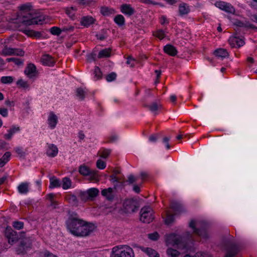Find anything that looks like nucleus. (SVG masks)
<instances>
[{
  "label": "nucleus",
  "mask_w": 257,
  "mask_h": 257,
  "mask_svg": "<svg viewBox=\"0 0 257 257\" xmlns=\"http://www.w3.org/2000/svg\"><path fill=\"white\" fill-rule=\"evenodd\" d=\"M67 226L73 235L76 236H85L95 229V226L79 218L76 215L70 217L67 221Z\"/></svg>",
  "instance_id": "f257e3e1"
},
{
  "label": "nucleus",
  "mask_w": 257,
  "mask_h": 257,
  "mask_svg": "<svg viewBox=\"0 0 257 257\" xmlns=\"http://www.w3.org/2000/svg\"><path fill=\"white\" fill-rule=\"evenodd\" d=\"M20 8V12L15 23H21L27 26L43 24L45 20V17L42 15L37 16L33 15V10L30 3L22 5Z\"/></svg>",
  "instance_id": "f03ea898"
},
{
  "label": "nucleus",
  "mask_w": 257,
  "mask_h": 257,
  "mask_svg": "<svg viewBox=\"0 0 257 257\" xmlns=\"http://www.w3.org/2000/svg\"><path fill=\"white\" fill-rule=\"evenodd\" d=\"M165 243L167 246H176L178 249L183 250L186 248V244L183 240V237L175 233H167L165 236Z\"/></svg>",
  "instance_id": "7ed1b4c3"
},
{
  "label": "nucleus",
  "mask_w": 257,
  "mask_h": 257,
  "mask_svg": "<svg viewBox=\"0 0 257 257\" xmlns=\"http://www.w3.org/2000/svg\"><path fill=\"white\" fill-rule=\"evenodd\" d=\"M110 257H135V253L128 245H117L112 248Z\"/></svg>",
  "instance_id": "20e7f679"
},
{
  "label": "nucleus",
  "mask_w": 257,
  "mask_h": 257,
  "mask_svg": "<svg viewBox=\"0 0 257 257\" xmlns=\"http://www.w3.org/2000/svg\"><path fill=\"white\" fill-rule=\"evenodd\" d=\"M9 40H2V45L1 46L0 53L4 56L17 55L22 56L24 55V51L21 49H13L8 47L7 45Z\"/></svg>",
  "instance_id": "39448f33"
},
{
  "label": "nucleus",
  "mask_w": 257,
  "mask_h": 257,
  "mask_svg": "<svg viewBox=\"0 0 257 257\" xmlns=\"http://www.w3.org/2000/svg\"><path fill=\"white\" fill-rule=\"evenodd\" d=\"M154 211L150 206L143 207L140 211V220L144 223H150L154 219Z\"/></svg>",
  "instance_id": "423d86ee"
},
{
  "label": "nucleus",
  "mask_w": 257,
  "mask_h": 257,
  "mask_svg": "<svg viewBox=\"0 0 257 257\" xmlns=\"http://www.w3.org/2000/svg\"><path fill=\"white\" fill-rule=\"evenodd\" d=\"M197 226V223L194 220H192L189 223V227L195 234L202 238H207L209 237V234L206 230L204 228L198 229L196 227Z\"/></svg>",
  "instance_id": "0eeeda50"
},
{
  "label": "nucleus",
  "mask_w": 257,
  "mask_h": 257,
  "mask_svg": "<svg viewBox=\"0 0 257 257\" xmlns=\"http://www.w3.org/2000/svg\"><path fill=\"white\" fill-rule=\"evenodd\" d=\"M58 121V116L53 111L49 112L47 119L48 127L51 130H54L56 128Z\"/></svg>",
  "instance_id": "6e6552de"
},
{
  "label": "nucleus",
  "mask_w": 257,
  "mask_h": 257,
  "mask_svg": "<svg viewBox=\"0 0 257 257\" xmlns=\"http://www.w3.org/2000/svg\"><path fill=\"white\" fill-rule=\"evenodd\" d=\"M215 6L219 9L225 11L226 13L233 14L235 13V9L232 5L229 3L223 1L216 2Z\"/></svg>",
  "instance_id": "1a4fd4ad"
},
{
  "label": "nucleus",
  "mask_w": 257,
  "mask_h": 257,
  "mask_svg": "<svg viewBox=\"0 0 257 257\" xmlns=\"http://www.w3.org/2000/svg\"><path fill=\"white\" fill-rule=\"evenodd\" d=\"M123 206L126 212H134L137 208V202L133 199H126L123 201Z\"/></svg>",
  "instance_id": "9d476101"
},
{
  "label": "nucleus",
  "mask_w": 257,
  "mask_h": 257,
  "mask_svg": "<svg viewBox=\"0 0 257 257\" xmlns=\"http://www.w3.org/2000/svg\"><path fill=\"white\" fill-rule=\"evenodd\" d=\"M5 234L10 244H12L17 241L18 239L17 232L14 231L11 227H7L5 231Z\"/></svg>",
  "instance_id": "9b49d317"
},
{
  "label": "nucleus",
  "mask_w": 257,
  "mask_h": 257,
  "mask_svg": "<svg viewBox=\"0 0 257 257\" xmlns=\"http://www.w3.org/2000/svg\"><path fill=\"white\" fill-rule=\"evenodd\" d=\"M99 193V190L96 188H91L86 192H82L81 194V197L84 198H92L96 197Z\"/></svg>",
  "instance_id": "f8f14e48"
},
{
  "label": "nucleus",
  "mask_w": 257,
  "mask_h": 257,
  "mask_svg": "<svg viewBox=\"0 0 257 257\" xmlns=\"http://www.w3.org/2000/svg\"><path fill=\"white\" fill-rule=\"evenodd\" d=\"M230 45L231 47H240L244 44V40L237 37H230L228 40Z\"/></svg>",
  "instance_id": "ddd939ff"
},
{
  "label": "nucleus",
  "mask_w": 257,
  "mask_h": 257,
  "mask_svg": "<svg viewBox=\"0 0 257 257\" xmlns=\"http://www.w3.org/2000/svg\"><path fill=\"white\" fill-rule=\"evenodd\" d=\"M24 73L30 79L35 77L36 75V67L33 64H29L25 68Z\"/></svg>",
  "instance_id": "4468645a"
},
{
  "label": "nucleus",
  "mask_w": 257,
  "mask_h": 257,
  "mask_svg": "<svg viewBox=\"0 0 257 257\" xmlns=\"http://www.w3.org/2000/svg\"><path fill=\"white\" fill-rule=\"evenodd\" d=\"M20 131V127L18 125H12L8 131V133L4 135V138L7 140H10L13 135Z\"/></svg>",
  "instance_id": "2eb2a0df"
},
{
  "label": "nucleus",
  "mask_w": 257,
  "mask_h": 257,
  "mask_svg": "<svg viewBox=\"0 0 257 257\" xmlns=\"http://www.w3.org/2000/svg\"><path fill=\"white\" fill-rule=\"evenodd\" d=\"M171 207L176 214L185 211V208L183 204L178 201L172 202L171 204Z\"/></svg>",
  "instance_id": "dca6fc26"
},
{
  "label": "nucleus",
  "mask_w": 257,
  "mask_h": 257,
  "mask_svg": "<svg viewBox=\"0 0 257 257\" xmlns=\"http://www.w3.org/2000/svg\"><path fill=\"white\" fill-rule=\"evenodd\" d=\"M101 195L108 200H112L114 197V189L108 188L101 191Z\"/></svg>",
  "instance_id": "f3484780"
},
{
  "label": "nucleus",
  "mask_w": 257,
  "mask_h": 257,
  "mask_svg": "<svg viewBox=\"0 0 257 257\" xmlns=\"http://www.w3.org/2000/svg\"><path fill=\"white\" fill-rule=\"evenodd\" d=\"M58 153V149L57 146L54 144H48L46 151V154L50 157H55Z\"/></svg>",
  "instance_id": "a211bd4d"
},
{
  "label": "nucleus",
  "mask_w": 257,
  "mask_h": 257,
  "mask_svg": "<svg viewBox=\"0 0 257 257\" xmlns=\"http://www.w3.org/2000/svg\"><path fill=\"white\" fill-rule=\"evenodd\" d=\"M42 63L44 65L52 66L55 63L54 58L48 54H45L42 56L41 59Z\"/></svg>",
  "instance_id": "6ab92c4d"
},
{
  "label": "nucleus",
  "mask_w": 257,
  "mask_h": 257,
  "mask_svg": "<svg viewBox=\"0 0 257 257\" xmlns=\"http://www.w3.org/2000/svg\"><path fill=\"white\" fill-rule=\"evenodd\" d=\"M238 252V248L234 245H231L227 248L225 257H234Z\"/></svg>",
  "instance_id": "aec40b11"
},
{
  "label": "nucleus",
  "mask_w": 257,
  "mask_h": 257,
  "mask_svg": "<svg viewBox=\"0 0 257 257\" xmlns=\"http://www.w3.org/2000/svg\"><path fill=\"white\" fill-rule=\"evenodd\" d=\"M214 55L218 59H223L228 57L229 54L226 50L219 48L215 50L214 52Z\"/></svg>",
  "instance_id": "412c9836"
},
{
  "label": "nucleus",
  "mask_w": 257,
  "mask_h": 257,
  "mask_svg": "<svg viewBox=\"0 0 257 257\" xmlns=\"http://www.w3.org/2000/svg\"><path fill=\"white\" fill-rule=\"evenodd\" d=\"M141 249L149 257H160L158 252L152 248L142 247Z\"/></svg>",
  "instance_id": "4be33fe9"
},
{
  "label": "nucleus",
  "mask_w": 257,
  "mask_h": 257,
  "mask_svg": "<svg viewBox=\"0 0 257 257\" xmlns=\"http://www.w3.org/2000/svg\"><path fill=\"white\" fill-rule=\"evenodd\" d=\"M24 33L29 37L36 39L40 38L42 36L41 32L30 29L24 30Z\"/></svg>",
  "instance_id": "5701e85b"
},
{
  "label": "nucleus",
  "mask_w": 257,
  "mask_h": 257,
  "mask_svg": "<svg viewBox=\"0 0 257 257\" xmlns=\"http://www.w3.org/2000/svg\"><path fill=\"white\" fill-rule=\"evenodd\" d=\"M120 10L123 14L128 16H132L135 12L134 9L130 5L127 4L122 5L121 6Z\"/></svg>",
  "instance_id": "b1692460"
},
{
  "label": "nucleus",
  "mask_w": 257,
  "mask_h": 257,
  "mask_svg": "<svg viewBox=\"0 0 257 257\" xmlns=\"http://www.w3.org/2000/svg\"><path fill=\"white\" fill-rule=\"evenodd\" d=\"M30 183L28 182H23L18 186V190L21 194H26L29 191V188Z\"/></svg>",
  "instance_id": "393cba45"
},
{
  "label": "nucleus",
  "mask_w": 257,
  "mask_h": 257,
  "mask_svg": "<svg viewBox=\"0 0 257 257\" xmlns=\"http://www.w3.org/2000/svg\"><path fill=\"white\" fill-rule=\"evenodd\" d=\"M166 254L168 257H179L180 252L177 249L168 246L166 250Z\"/></svg>",
  "instance_id": "a878e982"
},
{
  "label": "nucleus",
  "mask_w": 257,
  "mask_h": 257,
  "mask_svg": "<svg viewBox=\"0 0 257 257\" xmlns=\"http://www.w3.org/2000/svg\"><path fill=\"white\" fill-rule=\"evenodd\" d=\"M164 50L165 53L171 56H175L177 53V51L175 47L171 45H167L164 48Z\"/></svg>",
  "instance_id": "bb28decb"
},
{
  "label": "nucleus",
  "mask_w": 257,
  "mask_h": 257,
  "mask_svg": "<svg viewBox=\"0 0 257 257\" xmlns=\"http://www.w3.org/2000/svg\"><path fill=\"white\" fill-rule=\"evenodd\" d=\"M16 84L20 88L25 90H30V85L27 81L23 79H19L16 82Z\"/></svg>",
  "instance_id": "cd10ccee"
},
{
  "label": "nucleus",
  "mask_w": 257,
  "mask_h": 257,
  "mask_svg": "<svg viewBox=\"0 0 257 257\" xmlns=\"http://www.w3.org/2000/svg\"><path fill=\"white\" fill-rule=\"evenodd\" d=\"M190 9L185 3H182L179 6V12L180 15H184L189 13Z\"/></svg>",
  "instance_id": "c85d7f7f"
},
{
  "label": "nucleus",
  "mask_w": 257,
  "mask_h": 257,
  "mask_svg": "<svg viewBox=\"0 0 257 257\" xmlns=\"http://www.w3.org/2000/svg\"><path fill=\"white\" fill-rule=\"evenodd\" d=\"M11 154L10 152H6L0 159V167H3L10 160Z\"/></svg>",
  "instance_id": "c756f323"
},
{
  "label": "nucleus",
  "mask_w": 257,
  "mask_h": 257,
  "mask_svg": "<svg viewBox=\"0 0 257 257\" xmlns=\"http://www.w3.org/2000/svg\"><path fill=\"white\" fill-rule=\"evenodd\" d=\"M100 12L104 16H109L113 15L115 13V11L113 9L104 7L101 8Z\"/></svg>",
  "instance_id": "7c9ffc66"
},
{
  "label": "nucleus",
  "mask_w": 257,
  "mask_h": 257,
  "mask_svg": "<svg viewBox=\"0 0 257 257\" xmlns=\"http://www.w3.org/2000/svg\"><path fill=\"white\" fill-rule=\"evenodd\" d=\"M111 49L109 48L104 49L100 51L98 54V58L99 59L109 57L110 56Z\"/></svg>",
  "instance_id": "2f4dec72"
},
{
  "label": "nucleus",
  "mask_w": 257,
  "mask_h": 257,
  "mask_svg": "<svg viewBox=\"0 0 257 257\" xmlns=\"http://www.w3.org/2000/svg\"><path fill=\"white\" fill-rule=\"evenodd\" d=\"M94 22V19L92 17H84L82 18L81 23L82 25L88 27Z\"/></svg>",
  "instance_id": "473e14b6"
},
{
  "label": "nucleus",
  "mask_w": 257,
  "mask_h": 257,
  "mask_svg": "<svg viewBox=\"0 0 257 257\" xmlns=\"http://www.w3.org/2000/svg\"><path fill=\"white\" fill-rule=\"evenodd\" d=\"M85 94V91L82 88H78L76 90V96L80 100L84 99Z\"/></svg>",
  "instance_id": "72a5a7b5"
},
{
  "label": "nucleus",
  "mask_w": 257,
  "mask_h": 257,
  "mask_svg": "<svg viewBox=\"0 0 257 257\" xmlns=\"http://www.w3.org/2000/svg\"><path fill=\"white\" fill-rule=\"evenodd\" d=\"M61 186L64 189H69L71 186V180L67 177L64 178L61 182Z\"/></svg>",
  "instance_id": "f704fd0d"
},
{
  "label": "nucleus",
  "mask_w": 257,
  "mask_h": 257,
  "mask_svg": "<svg viewBox=\"0 0 257 257\" xmlns=\"http://www.w3.org/2000/svg\"><path fill=\"white\" fill-rule=\"evenodd\" d=\"M114 22L118 26H122L124 24L125 20L124 17L121 15H118L114 18Z\"/></svg>",
  "instance_id": "c9c22d12"
},
{
  "label": "nucleus",
  "mask_w": 257,
  "mask_h": 257,
  "mask_svg": "<svg viewBox=\"0 0 257 257\" xmlns=\"http://www.w3.org/2000/svg\"><path fill=\"white\" fill-rule=\"evenodd\" d=\"M111 152L110 149H101L99 151L98 154L101 158L106 159L109 156Z\"/></svg>",
  "instance_id": "e433bc0d"
},
{
  "label": "nucleus",
  "mask_w": 257,
  "mask_h": 257,
  "mask_svg": "<svg viewBox=\"0 0 257 257\" xmlns=\"http://www.w3.org/2000/svg\"><path fill=\"white\" fill-rule=\"evenodd\" d=\"M79 173L83 176H88L91 173V170L86 166H81L79 169Z\"/></svg>",
  "instance_id": "4c0bfd02"
},
{
  "label": "nucleus",
  "mask_w": 257,
  "mask_h": 257,
  "mask_svg": "<svg viewBox=\"0 0 257 257\" xmlns=\"http://www.w3.org/2000/svg\"><path fill=\"white\" fill-rule=\"evenodd\" d=\"M61 186V182L57 179L51 178L50 180V188L58 187Z\"/></svg>",
  "instance_id": "58836bf2"
},
{
  "label": "nucleus",
  "mask_w": 257,
  "mask_h": 257,
  "mask_svg": "<svg viewBox=\"0 0 257 257\" xmlns=\"http://www.w3.org/2000/svg\"><path fill=\"white\" fill-rule=\"evenodd\" d=\"M150 110L156 114V112L161 107V105L157 102H153L151 104L148 105Z\"/></svg>",
  "instance_id": "ea45409f"
},
{
  "label": "nucleus",
  "mask_w": 257,
  "mask_h": 257,
  "mask_svg": "<svg viewBox=\"0 0 257 257\" xmlns=\"http://www.w3.org/2000/svg\"><path fill=\"white\" fill-rule=\"evenodd\" d=\"M14 80V78L11 76H3L1 77V81L4 84H11Z\"/></svg>",
  "instance_id": "a19ab883"
},
{
  "label": "nucleus",
  "mask_w": 257,
  "mask_h": 257,
  "mask_svg": "<svg viewBox=\"0 0 257 257\" xmlns=\"http://www.w3.org/2000/svg\"><path fill=\"white\" fill-rule=\"evenodd\" d=\"M14 150L16 153L20 158H24L26 156V152L24 151L22 147H16Z\"/></svg>",
  "instance_id": "79ce46f5"
},
{
  "label": "nucleus",
  "mask_w": 257,
  "mask_h": 257,
  "mask_svg": "<svg viewBox=\"0 0 257 257\" xmlns=\"http://www.w3.org/2000/svg\"><path fill=\"white\" fill-rule=\"evenodd\" d=\"M76 10L74 7L68 8L66 9V14L71 19H73L75 16V11Z\"/></svg>",
  "instance_id": "37998d69"
},
{
  "label": "nucleus",
  "mask_w": 257,
  "mask_h": 257,
  "mask_svg": "<svg viewBox=\"0 0 257 257\" xmlns=\"http://www.w3.org/2000/svg\"><path fill=\"white\" fill-rule=\"evenodd\" d=\"M93 74L94 75V78L96 80L100 79L102 77V73L99 68L97 66L95 67Z\"/></svg>",
  "instance_id": "c03bdc74"
},
{
  "label": "nucleus",
  "mask_w": 257,
  "mask_h": 257,
  "mask_svg": "<svg viewBox=\"0 0 257 257\" xmlns=\"http://www.w3.org/2000/svg\"><path fill=\"white\" fill-rule=\"evenodd\" d=\"M184 257H212L211 255L208 253L203 252H197L194 256H191L190 255L186 254Z\"/></svg>",
  "instance_id": "a18cd8bd"
},
{
  "label": "nucleus",
  "mask_w": 257,
  "mask_h": 257,
  "mask_svg": "<svg viewBox=\"0 0 257 257\" xmlns=\"http://www.w3.org/2000/svg\"><path fill=\"white\" fill-rule=\"evenodd\" d=\"M154 35L160 39H163L165 37V32L163 30H158L154 33Z\"/></svg>",
  "instance_id": "49530a36"
},
{
  "label": "nucleus",
  "mask_w": 257,
  "mask_h": 257,
  "mask_svg": "<svg viewBox=\"0 0 257 257\" xmlns=\"http://www.w3.org/2000/svg\"><path fill=\"white\" fill-rule=\"evenodd\" d=\"M27 250V247L25 248V243L24 241H22L19 248L17 250L18 254L23 253Z\"/></svg>",
  "instance_id": "de8ad7c7"
},
{
  "label": "nucleus",
  "mask_w": 257,
  "mask_h": 257,
  "mask_svg": "<svg viewBox=\"0 0 257 257\" xmlns=\"http://www.w3.org/2000/svg\"><path fill=\"white\" fill-rule=\"evenodd\" d=\"M96 165L97 168L101 170L104 169L106 166L105 162L101 159H98L97 161Z\"/></svg>",
  "instance_id": "09e8293b"
},
{
  "label": "nucleus",
  "mask_w": 257,
  "mask_h": 257,
  "mask_svg": "<svg viewBox=\"0 0 257 257\" xmlns=\"http://www.w3.org/2000/svg\"><path fill=\"white\" fill-rule=\"evenodd\" d=\"M62 32H63L62 29H60V28L56 27H53L50 29V32L52 34L54 35H59Z\"/></svg>",
  "instance_id": "8fccbe9b"
},
{
  "label": "nucleus",
  "mask_w": 257,
  "mask_h": 257,
  "mask_svg": "<svg viewBox=\"0 0 257 257\" xmlns=\"http://www.w3.org/2000/svg\"><path fill=\"white\" fill-rule=\"evenodd\" d=\"M67 199L69 202L73 204H76L77 202V197L74 195H70L67 197Z\"/></svg>",
  "instance_id": "3c124183"
},
{
  "label": "nucleus",
  "mask_w": 257,
  "mask_h": 257,
  "mask_svg": "<svg viewBox=\"0 0 257 257\" xmlns=\"http://www.w3.org/2000/svg\"><path fill=\"white\" fill-rule=\"evenodd\" d=\"M13 226L17 229H21L23 227L24 223L21 221H14Z\"/></svg>",
  "instance_id": "603ef678"
},
{
  "label": "nucleus",
  "mask_w": 257,
  "mask_h": 257,
  "mask_svg": "<svg viewBox=\"0 0 257 257\" xmlns=\"http://www.w3.org/2000/svg\"><path fill=\"white\" fill-rule=\"evenodd\" d=\"M148 237L152 240H156L159 237V235L157 232H154L152 233L148 234Z\"/></svg>",
  "instance_id": "864d4df0"
},
{
  "label": "nucleus",
  "mask_w": 257,
  "mask_h": 257,
  "mask_svg": "<svg viewBox=\"0 0 257 257\" xmlns=\"http://www.w3.org/2000/svg\"><path fill=\"white\" fill-rule=\"evenodd\" d=\"M88 176H90V179L91 180H97L98 178V175L97 174V171H91V173Z\"/></svg>",
  "instance_id": "5fc2aeb1"
},
{
  "label": "nucleus",
  "mask_w": 257,
  "mask_h": 257,
  "mask_svg": "<svg viewBox=\"0 0 257 257\" xmlns=\"http://www.w3.org/2000/svg\"><path fill=\"white\" fill-rule=\"evenodd\" d=\"M174 220V217L173 215L167 214V216L165 219V223L167 224H171L173 222Z\"/></svg>",
  "instance_id": "6e6d98bb"
},
{
  "label": "nucleus",
  "mask_w": 257,
  "mask_h": 257,
  "mask_svg": "<svg viewBox=\"0 0 257 257\" xmlns=\"http://www.w3.org/2000/svg\"><path fill=\"white\" fill-rule=\"evenodd\" d=\"M116 77V75L115 73L112 72L110 74L107 75L106 79L108 82H110L114 80Z\"/></svg>",
  "instance_id": "4d7b16f0"
},
{
  "label": "nucleus",
  "mask_w": 257,
  "mask_h": 257,
  "mask_svg": "<svg viewBox=\"0 0 257 257\" xmlns=\"http://www.w3.org/2000/svg\"><path fill=\"white\" fill-rule=\"evenodd\" d=\"M40 257H57L53 254L46 251L44 252H41L40 254Z\"/></svg>",
  "instance_id": "13d9d810"
},
{
  "label": "nucleus",
  "mask_w": 257,
  "mask_h": 257,
  "mask_svg": "<svg viewBox=\"0 0 257 257\" xmlns=\"http://www.w3.org/2000/svg\"><path fill=\"white\" fill-rule=\"evenodd\" d=\"M135 63V60L132 57L129 56L127 58L126 61V64L130 67H132L134 66Z\"/></svg>",
  "instance_id": "bf43d9fd"
},
{
  "label": "nucleus",
  "mask_w": 257,
  "mask_h": 257,
  "mask_svg": "<svg viewBox=\"0 0 257 257\" xmlns=\"http://www.w3.org/2000/svg\"><path fill=\"white\" fill-rule=\"evenodd\" d=\"M170 140V138L168 137H165L163 139V143H164L166 146L167 149H170V146L169 144V142Z\"/></svg>",
  "instance_id": "052dcab7"
},
{
  "label": "nucleus",
  "mask_w": 257,
  "mask_h": 257,
  "mask_svg": "<svg viewBox=\"0 0 257 257\" xmlns=\"http://www.w3.org/2000/svg\"><path fill=\"white\" fill-rule=\"evenodd\" d=\"M0 114L3 117H6L8 116V110L6 108H0Z\"/></svg>",
  "instance_id": "680f3d73"
},
{
  "label": "nucleus",
  "mask_w": 257,
  "mask_h": 257,
  "mask_svg": "<svg viewBox=\"0 0 257 257\" xmlns=\"http://www.w3.org/2000/svg\"><path fill=\"white\" fill-rule=\"evenodd\" d=\"M139 1L142 3H144L146 5H158L159 4L157 3H156L152 0H139Z\"/></svg>",
  "instance_id": "e2e57ef3"
},
{
  "label": "nucleus",
  "mask_w": 257,
  "mask_h": 257,
  "mask_svg": "<svg viewBox=\"0 0 257 257\" xmlns=\"http://www.w3.org/2000/svg\"><path fill=\"white\" fill-rule=\"evenodd\" d=\"M136 180H137V178L135 177L133 175H130L128 177V180H127V181L128 182V183L130 184H132V183H134L136 181Z\"/></svg>",
  "instance_id": "0e129e2a"
},
{
  "label": "nucleus",
  "mask_w": 257,
  "mask_h": 257,
  "mask_svg": "<svg viewBox=\"0 0 257 257\" xmlns=\"http://www.w3.org/2000/svg\"><path fill=\"white\" fill-rule=\"evenodd\" d=\"M96 37L100 40H103L106 38V36L104 33H102L96 34Z\"/></svg>",
  "instance_id": "69168bd1"
},
{
  "label": "nucleus",
  "mask_w": 257,
  "mask_h": 257,
  "mask_svg": "<svg viewBox=\"0 0 257 257\" xmlns=\"http://www.w3.org/2000/svg\"><path fill=\"white\" fill-rule=\"evenodd\" d=\"M158 135H151L149 139V140L151 142H156L158 139Z\"/></svg>",
  "instance_id": "338daca9"
},
{
  "label": "nucleus",
  "mask_w": 257,
  "mask_h": 257,
  "mask_svg": "<svg viewBox=\"0 0 257 257\" xmlns=\"http://www.w3.org/2000/svg\"><path fill=\"white\" fill-rule=\"evenodd\" d=\"M74 29V27L72 26H66L62 28L63 32L72 31Z\"/></svg>",
  "instance_id": "774afa93"
}]
</instances>
